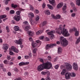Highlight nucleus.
Segmentation results:
<instances>
[{
    "instance_id": "f257e3e1",
    "label": "nucleus",
    "mask_w": 80,
    "mask_h": 80,
    "mask_svg": "<svg viewBox=\"0 0 80 80\" xmlns=\"http://www.w3.org/2000/svg\"><path fill=\"white\" fill-rule=\"evenodd\" d=\"M52 64L50 62L43 63L40 64L37 68L38 71L40 72L42 71L43 69H50L52 68Z\"/></svg>"
},
{
    "instance_id": "f03ea898",
    "label": "nucleus",
    "mask_w": 80,
    "mask_h": 80,
    "mask_svg": "<svg viewBox=\"0 0 80 80\" xmlns=\"http://www.w3.org/2000/svg\"><path fill=\"white\" fill-rule=\"evenodd\" d=\"M62 25H60L59 28L56 29V33H58L59 35H61L62 33L64 37H68L70 35V34L68 33V32L67 30V29H65L64 28H63L62 29V28L61 27Z\"/></svg>"
},
{
    "instance_id": "7ed1b4c3",
    "label": "nucleus",
    "mask_w": 80,
    "mask_h": 80,
    "mask_svg": "<svg viewBox=\"0 0 80 80\" xmlns=\"http://www.w3.org/2000/svg\"><path fill=\"white\" fill-rule=\"evenodd\" d=\"M62 47H67V45L68 44V41L66 38H64L63 37H61L60 39Z\"/></svg>"
},
{
    "instance_id": "20e7f679",
    "label": "nucleus",
    "mask_w": 80,
    "mask_h": 80,
    "mask_svg": "<svg viewBox=\"0 0 80 80\" xmlns=\"http://www.w3.org/2000/svg\"><path fill=\"white\" fill-rule=\"evenodd\" d=\"M64 67H66V69H63L62 72H61V75H65V74L66 72V69L68 71L70 70V64H68V63H66Z\"/></svg>"
},
{
    "instance_id": "39448f33",
    "label": "nucleus",
    "mask_w": 80,
    "mask_h": 80,
    "mask_svg": "<svg viewBox=\"0 0 80 80\" xmlns=\"http://www.w3.org/2000/svg\"><path fill=\"white\" fill-rule=\"evenodd\" d=\"M55 33V31L54 30L52 31H51L47 33L48 35H51L50 38L51 40H53V38H55L54 35H53V33Z\"/></svg>"
},
{
    "instance_id": "423d86ee",
    "label": "nucleus",
    "mask_w": 80,
    "mask_h": 80,
    "mask_svg": "<svg viewBox=\"0 0 80 80\" xmlns=\"http://www.w3.org/2000/svg\"><path fill=\"white\" fill-rule=\"evenodd\" d=\"M56 45H57V44L55 43L47 44L46 46V49L48 50V49H49V48H53V47H55Z\"/></svg>"
},
{
    "instance_id": "0eeeda50",
    "label": "nucleus",
    "mask_w": 80,
    "mask_h": 80,
    "mask_svg": "<svg viewBox=\"0 0 80 80\" xmlns=\"http://www.w3.org/2000/svg\"><path fill=\"white\" fill-rule=\"evenodd\" d=\"M73 31L75 32V36H76V37H78L79 36V32L77 31V29L74 28L73 29H71V32H73Z\"/></svg>"
},
{
    "instance_id": "6e6552de",
    "label": "nucleus",
    "mask_w": 80,
    "mask_h": 80,
    "mask_svg": "<svg viewBox=\"0 0 80 80\" xmlns=\"http://www.w3.org/2000/svg\"><path fill=\"white\" fill-rule=\"evenodd\" d=\"M51 16L54 19H55L56 20H57V19H60L61 18V16L59 14H58L56 15V16L54 14H52L51 15Z\"/></svg>"
},
{
    "instance_id": "1a4fd4ad",
    "label": "nucleus",
    "mask_w": 80,
    "mask_h": 80,
    "mask_svg": "<svg viewBox=\"0 0 80 80\" xmlns=\"http://www.w3.org/2000/svg\"><path fill=\"white\" fill-rule=\"evenodd\" d=\"M72 67L74 70L76 71L78 70V66L77 63L76 62H74L72 64Z\"/></svg>"
},
{
    "instance_id": "9d476101",
    "label": "nucleus",
    "mask_w": 80,
    "mask_h": 80,
    "mask_svg": "<svg viewBox=\"0 0 80 80\" xmlns=\"http://www.w3.org/2000/svg\"><path fill=\"white\" fill-rule=\"evenodd\" d=\"M11 50L15 52V53H18V50L14 46L11 47Z\"/></svg>"
},
{
    "instance_id": "9b49d317",
    "label": "nucleus",
    "mask_w": 80,
    "mask_h": 80,
    "mask_svg": "<svg viewBox=\"0 0 80 80\" xmlns=\"http://www.w3.org/2000/svg\"><path fill=\"white\" fill-rule=\"evenodd\" d=\"M14 18L16 22H18V21H19L20 20L21 18L20 17L16 15L14 17Z\"/></svg>"
},
{
    "instance_id": "f8f14e48",
    "label": "nucleus",
    "mask_w": 80,
    "mask_h": 80,
    "mask_svg": "<svg viewBox=\"0 0 80 80\" xmlns=\"http://www.w3.org/2000/svg\"><path fill=\"white\" fill-rule=\"evenodd\" d=\"M14 42L19 45H22V39H20L19 40H15Z\"/></svg>"
},
{
    "instance_id": "ddd939ff",
    "label": "nucleus",
    "mask_w": 80,
    "mask_h": 80,
    "mask_svg": "<svg viewBox=\"0 0 80 80\" xmlns=\"http://www.w3.org/2000/svg\"><path fill=\"white\" fill-rule=\"evenodd\" d=\"M29 63V62H20L19 64V66H23V65H28Z\"/></svg>"
},
{
    "instance_id": "4468645a",
    "label": "nucleus",
    "mask_w": 80,
    "mask_h": 80,
    "mask_svg": "<svg viewBox=\"0 0 80 80\" xmlns=\"http://www.w3.org/2000/svg\"><path fill=\"white\" fill-rule=\"evenodd\" d=\"M27 33L29 35V37H32L33 35L34 32L31 31H28L27 32Z\"/></svg>"
},
{
    "instance_id": "2eb2a0df",
    "label": "nucleus",
    "mask_w": 80,
    "mask_h": 80,
    "mask_svg": "<svg viewBox=\"0 0 80 80\" xmlns=\"http://www.w3.org/2000/svg\"><path fill=\"white\" fill-rule=\"evenodd\" d=\"M71 6H72V7H73V10L75 12H76L78 10V9H77V8H75L74 6V3H73V2H71Z\"/></svg>"
},
{
    "instance_id": "dca6fc26",
    "label": "nucleus",
    "mask_w": 80,
    "mask_h": 80,
    "mask_svg": "<svg viewBox=\"0 0 80 80\" xmlns=\"http://www.w3.org/2000/svg\"><path fill=\"white\" fill-rule=\"evenodd\" d=\"M70 73H69L68 72L66 73L65 74V78L67 80L68 79H70Z\"/></svg>"
},
{
    "instance_id": "f3484780",
    "label": "nucleus",
    "mask_w": 80,
    "mask_h": 80,
    "mask_svg": "<svg viewBox=\"0 0 80 80\" xmlns=\"http://www.w3.org/2000/svg\"><path fill=\"white\" fill-rule=\"evenodd\" d=\"M49 1L50 4L53 5V6H55V1L54 0H49Z\"/></svg>"
},
{
    "instance_id": "a211bd4d",
    "label": "nucleus",
    "mask_w": 80,
    "mask_h": 80,
    "mask_svg": "<svg viewBox=\"0 0 80 80\" xmlns=\"http://www.w3.org/2000/svg\"><path fill=\"white\" fill-rule=\"evenodd\" d=\"M2 48L4 50H7L8 48V45L7 44H5L3 45Z\"/></svg>"
},
{
    "instance_id": "6ab92c4d",
    "label": "nucleus",
    "mask_w": 80,
    "mask_h": 80,
    "mask_svg": "<svg viewBox=\"0 0 80 80\" xmlns=\"http://www.w3.org/2000/svg\"><path fill=\"white\" fill-rule=\"evenodd\" d=\"M63 3L60 2L57 6V8H60L61 7H62V6H63Z\"/></svg>"
},
{
    "instance_id": "aec40b11",
    "label": "nucleus",
    "mask_w": 80,
    "mask_h": 80,
    "mask_svg": "<svg viewBox=\"0 0 80 80\" xmlns=\"http://www.w3.org/2000/svg\"><path fill=\"white\" fill-rule=\"evenodd\" d=\"M45 13L46 15H50V12L49 10H46L45 11Z\"/></svg>"
},
{
    "instance_id": "412c9836",
    "label": "nucleus",
    "mask_w": 80,
    "mask_h": 80,
    "mask_svg": "<svg viewBox=\"0 0 80 80\" xmlns=\"http://www.w3.org/2000/svg\"><path fill=\"white\" fill-rule=\"evenodd\" d=\"M62 52V48L59 47L58 48V53L59 54L61 53Z\"/></svg>"
},
{
    "instance_id": "4be33fe9",
    "label": "nucleus",
    "mask_w": 80,
    "mask_h": 80,
    "mask_svg": "<svg viewBox=\"0 0 80 80\" xmlns=\"http://www.w3.org/2000/svg\"><path fill=\"white\" fill-rule=\"evenodd\" d=\"M47 6L49 9H51V10H53V7L50 4H48Z\"/></svg>"
},
{
    "instance_id": "5701e85b",
    "label": "nucleus",
    "mask_w": 80,
    "mask_h": 80,
    "mask_svg": "<svg viewBox=\"0 0 80 80\" xmlns=\"http://www.w3.org/2000/svg\"><path fill=\"white\" fill-rule=\"evenodd\" d=\"M14 30L15 31H18L19 30V28L18 26H15L14 28Z\"/></svg>"
},
{
    "instance_id": "b1692460",
    "label": "nucleus",
    "mask_w": 80,
    "mask_h": 80,
    "mask_svg": "<svg viewBox=\"0 0 80 80\" xmlns=\"http://www.w3.org/2000/svg\"><path fill=\"white\" fill-rule=\"evenodd\" d=\"M80 42V37L78 38V39L77 40L75 44H76V45H77Z\"/></svg>"
},
{
    "instance_id": "393cba45",
    "label": "nucleus",
    "mask_w": 80,
    "mask_h": 80,
    "mask_svg": "<svg viewBox=\"0 0 80 80\" xmlns=\"http://www.w3.org/2000/svg\"><path fill=\"white\" fill-rule=\"evenodd\" d=\"M32 45L33 48H35V47H36V46H37V44L36 42H32Z\"/></svg>"
},
{
    "instance_id": "a878e982",
    "label": "nucleus",
    "mask_w": 80,
    "mask_h": 80,
    "mask_svg": "<svg viewBox=\"0 0 80 80\" xmlns=\"http://www.w3.org/2000/svg\"><path fill=\"white\" fill-rule=\"evenodd\" d=\"M42 32H43L42 30H39L36 32V34L37 35H40V33H42Z\"/></svg>"
},
{
    "instance_id": "bb28decb",
    "label": "nucleus",
    "mask_w": 80,
    "mask_h": 80,
    "mask_svg": "<svg viewBox=\"0 0 80 80\" xmlns=\"http://www.w3.org/2000/svg\"><path fill=\"white\" fill-rule=\"evenodd\" d=\"M29 6L30 10H31V11H33V10H34V8H33V7L31 5H29Z\"/></svg>"
},
{
    "instance_id": "cd10ccee",
    "label": "nucleus",
    "mask_w": 80,
    "mask_h": 80,
    "mask_svg": "<svg viewBox=\"0 0 80 80\" xmlns=\"http://www.w3.org/2000/svg\"><path fill=\"white\" fill-rule=\"evenodd\" d=\"M71 77H75L76 76V74L75 72H72L70 74Z\"/></svg>"
},
{
    "instance_id": "c85d7f7f",
    "label": "nucleus",
    "mask_w": 80,
    "mask_h": 80,
    "mask_svg": "<svg viewBox=\"0 0 80 80\" xmlns=\"http://www.w3.org/2000/svg\"><path fill=\"white\" fill-rule=\"evenodd\" d=\"M17 5H14V4H11V7L12 8H17Z\"/></svg>"
},
{
    "instance_id": "c756f323",
    "label": "nucleus",
    "mask_w": 80,
    "mask_h": 80,
    "mask_svg": "<svg viewBox=\"0 0 80 80\" xmlns=\"http://www.w3.org/2000/svg\"><path fill=\"white\" fill-rule=\"evenodd\" d=\"M29 28H30V26H26V27L25 28V30L26 31L27 30H29Z\"/></svg>"
},
{
    "instance_id": "7c9ffc66",
    "label": "nucleus",
    "mask_w": 80,
    "mask_h": 80,
    "mask_svg": "<svg viewBox=\"0 0 80 80\" xmlns=\"http://www.w3.org/2000/svg\"><path fill=\"white\" fill-rule=\"evenodd\" d=\"M76 3L78 6H80V0H77Z\"/></svg>"
},
{
    "instance_id": "2f4dec72",
    "label": "nucleus",
    "mask_w": 80,
    "mask_h": 80,
    "mask_svg": "<svg viewBox=\"0 0 80 80\" xmlns=\"http://www.w3.org/2000/svg\"><path fill=\"white\" fill-rule=\"evenodd\" d=\"M7 17V15H2V16H0V18H1V19H3V18H6Z\"/></svg>"
},
{
    "instance_id": "473e14b6",
    "label": "nucleus",
    "mask_w": 80,
    "mask_h": 80,
    "mask_svg": "<svg viewBox=\"0 0 80 80\" xmlns=\"http://www.w3.org/2000/svg\"><path fill=\"white\" fill-rule=\"evenodd\" d=\"M42 75H45L47 73V72H45V71H42L41 72V73Z\"/></svg>"
},
{
    "instance_id": "72a5a7b5",
    "label": "nucleus",
    "mask_w": 80,
    "mask_h": 80,
    "mask_svg": "<svg viewBox=\"0 0 80 80\" xmlns=\"http://www.w3.org/2000/svg\"><path fill=\"white\" fill-rule=\"evenodd\" d=\"M67 6L64 5L62 8V10H66L67 9Z\"/></svg>"
},
{
    "instance_id": "f704fd0d",
    "label": "nucleus",
    "mask_w": 80,
    "mask_h": 80,
    "mask_svg": "<svg viewBox=\"0 0 80 80\" xmlns=\"http://www.w3.org/2000/svg\"><path fill=\"white\" fill-rule=\"evenodd\" d=\"M29 21H30L31 25H33V19L32 18H30L29 19Z\"/></svg>"
},
{
    "instance_id": "c9c22d12",
    "label": "nucleus",
    "mask_w": 80,
    "mask_h": 80,
    "mask_svg": "<svg viewBox=\"0 0 80 80\" xmlns=\"http://www.w3.org/2000/svg\"><path fill=\"white\" fill-rule=\"evenodd\" d=\"M9 55H15V53H13V52H12V51H10Z\"/></svg>"
},
{
    "instance_id": "e433bc0d",
    "label": "nucleus",
    "mask_w": 80,
    "mask_h": 80,
    "mask_svg": "<svg viewBox=\"0 0 80 80\" xmlns=\"http://www.w3.org/2000/svg\"><path fill=\"white\" fill-rule=\"evenodd\" d=\"M6 29L7 30V32H10V30H9V27L8 26H6Z\"/></svg>"
},
{
    "instance_id": "4c0bfd02",
    "label": "nucleus",
    "mask_w": 80,
    "mask_h": 80,
    "mask_svg": "<svg viewBox=\"0 0 80 80\" xmlns=\"http://www.w3.org/2000/svg\"><path fill=\"white\" fill-rule=\"evenodd\" d=\"M47 23V22L44 21L42 22V26H45Z\"/></svg>"
},
{
    "instance_id": "58836bf2",
    "label": "nucleus",
    "mask_w": 80,
    "mask_h": 80,
    "mask_svg": "<svg viewBox=\"0 0 80 80\" xmlns=\"http://www.w3.org/2000/svg\"><path fill=\"white\" fill-rule=\"evenodd\" d=\"M0 68L1 69H3V65L2 64H0Z\"/></svg>"
},
{
    "instance_id": "ea45409f",
    "label": "nucleus",
    "mask_w": 80,
    "mask_h": 80,
    "mask_svg": "<svg viewBox=\"0 0 80 80\" xmlns=\"http://www.w3.org/2000/svg\"><path fill=\"white\" fill-rule=\"evenodd\" d=\"M10 13L11 14H13V13H15V11L13 10H11L10 11Z\"/></svg>"
},
{
    "instance_id": "a19ab883",
    "label": "nucleus",
    "mask_w": 80,
    "mask_h": 80,
    "mask_svg": "<svg viewBox=\"0 0 80 80\" xmlns=\"http://www.w3.org/2000/svg\"><path fill=\"white\" fill-rule=\"evenodd\" d=\"M30 15L31 17L32 18H33L34 17V14H33V13H30Z\"/></svg>"
},
{
    "instance_id": "79ce46f5",
    "label": "nucleus",
    "mask_w": 80,
    "mask_h": 80,
    "mask_svg": "<svg viewBox=\"0 0 80 80\" xmlns=\"http://www.w3.org/2000/svg\"><path fill=\"white\" fill-rule=\"evenodd\" d=\"M76 15V13H72L71 14V16L72 17H75Z\"/></svg>"
},
{
    "instance_id": "37998d69",
    "label": "nucleus",
    "mask_w": 80,
    "mask_h": 80,
    "mask_svg": "<svg viewBox=\"0 0 80 80\" xmlns=\"http://www.w3.org/2000/svg\"><path fill=\"white\" fill-rule=\"evenodd\" d=\"M25 58V59H28V58H30V56H25L24 57Z\"/></svg>"
},
{
    "instance_id": "c03bdc74",
    "label": "nucleus",
    "mask_w": 80,
    "mask_h": 80,
    "mask_svg": "<svg viewBox=\"0 0 80 80\" xmlns=\"http://www.w3.org/2000/svg\"><path fill=\"white\" fill-rule=\"evenodd\" d=\"M36 42L38 43H40V44H41L42 43V42L40 41L39 40H38L36 41Z\"/></svg>"
},
{
    "instance_id": "a18cd8bd",
    "label": "nucleus",
    "mask_w": 80,
    "mask_h": 80,
    "mask_svg": "<svg viewBox=\"0 0 80 80\" xmlns=\"http://www.w3.org/2000/svg\"><path fill=\"white\" fill-rule=\"evenodd\" d=\"M10 0H6V2H5V4L6 5H8V2H9V1Z\"/></svg>"
},
{
    "instance_id": "49530a36",
    "label": "nucleus",
    "mask_w": 80,
    "mask_h": 80,
    "mask_svg": "<svg viewBox=\"0 0 80 80\" xmlns=\"http://www.w3.org/2000/svg\"><path fill=\"white\" fill-rule=\"evenodd\" d=\"M16 14L17 15H19L20 14V11H18L16 12Z\"/></svg>"
},
{
    "instance_id": "de8ad7c7",
    "label": "nucleus",
    "mask_w": 80,
    "mask_h": 80,
    "mask_svg": "<svg viewBox=\"0 0 80 80\" xmlns=\"http://www.w3.org/2000/svg\"><path fill=\"white\" fill-rule=\"evenodd\" d=\"M39 19H40V17L39 16H38L36 19V22H38V20H39Z\"/></svg>"
},
{
    "instance_id": "09e8293b",
    "label": "nucleus",
    "mask_w": 80,
    "mask_h": 80,
    "mask_svg": "<svg viewBox=\"0 0 80 80\" xmlns=\"http://www.w3.org/2000/svg\"><path fill=\"white\" fill-rule=\"evenodd\" d=\"M23 23L25 25H28V22L27 21L24 22Z\"/></svg>"
},
{
    "instance_id": "8fccbe9b",
    "label": "nucleus",
    "mask_w": 80,
    "mask_h": 80,
    "mask_svg": "<svg viewBox=\"0 0 80 80\" xmlns=\"http://www.w3.org/2000/svg\"><path fill=\"white\" fill-rule=\"evenodd\" d=\"M3 62H4V63H5V64H7V63H8V61H7V60H5Z\"/></svg>"
},
{
    "instance_id": "3c124183",
    "label": "nucleus",
    "mask_w": 80,
    "mask_h": 80,
    "mask_svg": "<svg viewBox=\"0 0 80 80\" xmlns=\"http://www.w3.org/2000/svg\"><path fill=\"white\" fill-rule=\"evenodd\" d=\"M34 12L35 13H38L39 11H38V10L37 9H35L34 10Z\"/></svg>"
},
{
    "instance_id": "603ef678",
    "label": "nucleus",
    "mask_w": 80,
    "mask_h": 80,
    "mask_svg": "<svg viewBox=\"0 0 80 80\" xmlns=\"http://www.w3.org/2000/svg\"><path fill=\"white\" fill-rule=\"evenodd\" d=\"M36 50H37V48H36L35 49H34L33 50V52L34 53H36Z\"/></svg>"
},
{
    "instance_id": "864d4df0",
    "label": "nucleus",
    "mask_w": 80,
    "mask_h": 80,
    "mask_svg": "<svg viewBox=\"0 0 80 80\" xmlns=\"http://www.w3.org/2000/svg\"><path fill=\"white\" fill-rule=\"evenodd\" d=\"M40 62H42V63H43L44 61H43V59L42 58H40L39 59Z\"/></svg>"
},
{
    "instance_id": "5fc2aeb1",
    "label": "nucleus",
    "mask_w": 80,
    "mask_h": 80,
    "mask_svg": "<svg viewBox=\"0 0 80 80\" xmlns=\"http://www.w3.org/2000/svg\"><path fill=\"white\" fill-rule=\"evenodd\" d=\"M46 80H51L49 76H48L46 77Z\"/></svg>"
},
{
    "instance_id": "6e6d98bb",
    "label": "nucleus",
    "mask_w": 80,
    "mask_h": 80,
    "mask_svg": "<svg viewBox=\"0 0 80 80\" xmlns=\"http://www.w3.org/2000/svg\"><path fill=\"white\" fill-rule=\"evenodd\" d=\"M58 67H59V66L58 65H56L55 66V69H58Z\"/></svg>"
},
{
    "instance_id": "4d7b16f0",
    "label": "nucleus",
    "mask_w": 80,
    "mask_h": 80,
    "mask_svg": "<svg viewBox=\"0 0 80 80\" xmlns=\"http://www.w3.org/2000/svg\"><path fill=\"white\" fill-rule=\"evenodd\" d=\"M44 38V36H42L40 37L39 38L40 40H42Z\"/></svg>"
},
{
    "instance_id": "13d9d810",
    "label": "nucleus",
    "mask_w": 80,
    "mask_h": 80,
    "mask_svg": "<svg viewBox=\"0 0 80 80\" xmlns=\"http://www.w3.org/2000/svg\"><path fill=\"white\" fill-rule=\"evenodd\" d=\"M28 55H29V58H31V57H32V53H28Z\"/></svg>"
},
{
    "instance_id": "bf43d9fd",
    "label": "nucleus",
    "mask_w": 80,
    "mask_h": 80,
    "mask_svg": "<svg viewBox=\"0 0 80 80\" xmlns=\"http://www.w3.org/2000/svg\"><path fill=\"white\" fill-rule=\"evenodd\" d=\"M7 58L8 60H10V58H11L10 57V56H8L7 57Z\"/></svg>"
},
{
    "instance_id": "052dcab7",
    "label": "nucleus",
    "mask_w": 80,
    "mask_h": 80,
    "mask_svg": "<svg viewBox=\"0 0 80 80\" xmlns=\"http://www.w3.org/2000/svg\"><path fill=\"white\" fill-rule=\"evenodd\" d=\"M14 71L16 72H18V70L17 68H15Z\"/></svg>"
},
{
    "instance_id": "680f3d73",
    "label": "nucleus",
    "mask_w": 80,
    "mask_h": 80,
    "mask_svg": "<svg viewBox=\"0 0 80 80\" xmlns=\"http://www.w3.org/2000/svg\"><path fill=\"white\" fill-rule=\"evenodd\" d=\"M14 80H22V79L20 78L15 79Z\"/></svg>"
},
{
    "instance_id": "e2e57ef3",
    "label": "nucleus",
    "mask_w": 80,
    "mask_h": 80,
    "mask_svg": "<svg viewBox=\"0 0 80 80\" xmlns=\"http://www.w3.org/2000/svg\"><path fill=\"white\" fill-rule=\"evenodd\" d=\"M8 76H11V73H10V72H8Z\"/></svg>"
},
{
    "instance_id": "0e129e2a",
    "label": "nucleus",
    "mask_w": 80,
    "mask_h": 80,
    "mask_svg": "<svg viewBox=\"0 0 80 80\" xmlns=\"http://www.w3.org/2000/svg\"><path fill=\"white\" fill-rule=\"evenodd\" d=\"M45 6H46L45 3H43L42 5V7L43 8H44V7H45Z\"/></svg>"
},
{
    "instance_id": "69168bd1",
    "label": "nucleus",
    "mask_w": 80,
    "mask_h": 80,
    "mask_svg": "<svg viewBox=\"0 0 80 80\" xmlns=\"http://www.w3.org/2000/svg\"><path fill=\"white\" fill-rule=\"evenodd\" d=\"M47 73L48 76V77H49V76H50V72H47Z\"/></svg>"
},
{
    "instance_id": "338daca9",
    "label": "nucleus",
    "mask_w": 80,
    "mask_h": 80,
    "mask_svg": "<svg viewBox=\"0 0 80 80\" xmlns=\"http://www.w3.org/2000/svg\"><path fill=\"white\" fill-rule=\"evenodd\" d=\"M63 12V13H67V11H65V10H62Z\"/></svg>"
},
{
    "instance_id": "774afa93",
    "label": "nucleus",
    "mask_w": 80,
    "mask_h": 80,
    "mask_svg": "<svg viewBox=\"0 0 80 80\" xmlns=\"http://www.w3.org/2000/svg\"><path fill=\"white\" fill-rule=\"evenodd\" d=\"M29 40H30V41H32V37H30L29 38Z\"/></svg>"
}]
</instances>
